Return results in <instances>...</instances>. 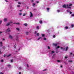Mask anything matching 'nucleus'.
<instances>
[{"mask_svg":"<svg viewBox=\"0 0 74 74\" xmlns=\"http://www.w3.org/2000/svg\"><path fill=\"white\" fill-rule=\"evenodd\" d=\"M72 6V4L70 3L69 4H67L66 5H64L63 6V8H70L71 10V6Z\"/></svg>","mask_w":74,"mask_h":74,"instance_id":"f257e3e1","label":"nucleus"},{"mask_svg":"<svg viewBox=\"0 0 74 74\" xmlns=\"http://www.w3.org/2000/svg\"><path fill=\"white\" fill-rule=\"evenodd\" d=\"M3 42H0V54L2 53V52L1 51V49L3 48Z\"/></svg>","mask_w":74,"mask_h":74,"instance_id":"f03ea898","label":"nucleus"},{"mask_svg":"<svg viewBox=\"0 0 74 74\" xmlns=\"http://www.w3.org/2000/svg\"><path fill=\"white\" fill-rule=\"evenodd\" d=\"M33 16V14L32 13V12H30V18H32Z\"/></svg>","mask_w":74,"mask_h":74,"instance_id":"7ed1b4c3","label":"nucleus"},{"mask_svg":"<svg viewBox=\"0 0 74 74\" xmlns=\"http://www.w3.org/2000/svg\"><path fill=\"white\" fill-rule=\"evenodd\" d=\"M8 20V18H4L3 19V21L4 22H7Z\"/></svg>","mask_w":74,"mask_h":74,"instance_id":"20e7f679","label":"nucleus"},{"mask_svg":"<svg viewBox=\"0 0 74 74\" xmlns=\"http://www.w3.org/2000/svg\"><path fill=\"white\" fill-rule=\"evenodd\" d=\"M11 31V30H10V28H8L6 30V32H10Z\"/></svg>","mask_w":74,"mask_h":74,"instance_id":"39448f33","label":"nucleus"},{"mask_svg":"<svg viewBox=\"0 0 74 74\" xmlns=\"http://www.w3.org/2000/svg\"><path fill=\"white\" fill-rule=\"evenodd\" d=\"M16 51L15 50V52H18V51H19L20 50V49L19 48H18V49H16Z\"/></svg>","mask_w":74,"mask_h":74,"instance_id":"423d86ee","label":"nucleus"},{"mask_svg":"<svg viewBox=\"0 0 74 74\" xmlns=\"http://www.w3.org/2000/svg\"><path fill=\"white\" fill-rule=\"evenodd\" d=\"M43 40L44 41H47V38H46L45 37H44L43 38Z\"/></svg>","mask_w":74,"mask_h":74,"instance_id":"0eeeda50","label":"nucleus"},{"mask_svg":"<svg viewBox=\"0 0 74 74\" xmlns=\"http://www.w3.org/2000/svg\"><path fill=\"white\" fill-rule=\"evenodd\" d=\"M53 46H55V47H56L58 45V44L56 43H53Z\"/></svg>","mask_w":74,"mask_h":74,"instance_id":"6e6552de","label":"nucleus"},{"mask_svg":"<svg viewBox=\"0 0 74 74\" xmlns=\"http://www.w3.org/2000/svg\"><path fill=\"white\" fill-rule=\"evenodd\" d=\"M10 25V23H8L6 24V26H9Z\"/></svg>","mask_w":74,"mask_h":74,"instance_id":"1a4fd4ad","label":"nucleus"},{"mask_svg":"<svg viewBox=\"0 0 74 74\" xmlns=\"http://www.w3.org/2000/svg\"><path fill=\"white\" fill-rule=\"evenodd\" d=\"M9 38L11 39H12L13 37L12 36H11V35H10L9 36Z\"/></svg>","mask_w":74,"mask_h":74,"instance_id":"9d476101","label":"nucleus"},{"mask_svg":"<svg viewBox=\"0 0 74 74\" xmlns=\"http://www.w3.org/2000/svg\"><path fill=\"white\" fill-rule=\"evenodd\" d=\"M16 40L17 41H19V38L18 36L16 37Z\"/></svg>","mask_w":74,"mask_h":74,"instance_id":"9b49d317","label":"nucleus"},{"mask_svg":"<svg viewBox=\"0 0 74 74\" xmlns=\"http://www.w3.org/2000/svg\"><path fill=\"white\" fill-rule=\"evenodd\" d=\"M41 36L42 37H45V35L44 34H41Z\"/></svg>","mask_w":74,"mask_h":74,"instance_id":"f8f14e48","label":"nucleus"},{"mask_svg":"<svg viewBox=\"0 0 74 74\" xmlns=\"http://www.w3.org/2000/svg\"><path fill=\"white\" fill-rule=\"evenodd\" d=\"M55 53V51L53 50L51 51V54H53V53Z\"/></svg>","mask_w":74,"mask_h":74,"instance_id":"ddd939ff","label":"nucleus"},{"mask_svg":"<svg viewBox=\"0 0 74 74\" xmlns=\"http://www.w3.org/2000/svg\"><path fill=\"white\" fill-rule=\"evenodd\" d=\"M16 29L17 30V31H19V30H20V29L18 28H16Z\"/></svg>","mask_w":74,"mask_h":74,"instance_id":"4468645a","label":"nucleus"},{"mask_svg":"<svg viewBox=\"0 0 74 74\" xmlns=\"http://www.w3.org/2000/svg\"><path fill=\"white\" fill-rule=\"evenodd\" d=\"M69 48V47H66V49H65V51H67V50H68V49Z\"/></svg>","mask_w":74,"mask_h":74,"instance_id":"2eb2a0df","label":"nucleus"},{"mask_svg":"<svg viewBox=\"0 0 74 74\" xmlns=\"http://www.w3.org/2000/svg\"><path fill=\"white\" fill-rule=\"evenodd\" d=\"M40 39H42V38H41V37L39 38H38L37 40H40Z\"/></svg>","mask_w":74,"mask_h":74,"instance_id":"dca6fc26","label":"nucleus"},{"mask_svg":"<svg viewBox=\"0 0 74 74\" xmlns=\"http://www.w3.org/2000/svg\"><path fill=\"white\" fill-rule=\"evenodd\" d=\"M32 5L33 7H35V6L36 5V3H33Z\"/></svg>","mask_w":74,"mask_h":74,"instance_id":"f3484780","label":"nucleus"},{"mask_svg":"<svg viewBox=\"0 0 74 74\" xmlns=\"http://www.w3.org/2000/svg\"><path fill=\"white\" fill-rule=\"evenodd\" d=\"M14 24H16V25H20V24L19 23H14Z\"/></svg>","mask_w":74,"mask_h":74,"instance_id":"a211bd4d","label":"nucleus"},{"mask_svg":"<svg viewBox=\"0 0 74 74\" xmlns=\"http://www.w3.org/2000/svg\"><path fill=\"white\" fill-rule=\"evenodd\" d=\"M24 25L25 26H27V23H25L24 24Z\"/></svg>","mask_w":74,"mask_h":74,"instance_id":"6ab92c4d","label":"nucleus"},{"mask_svg":"<svg viewBox=\"0 0 74 74\" xmlns=\"http://www.w3.org/2000/svg\"><path fill=\"white\" fill-rule=\"evenodd\" d=\"M22 13H19V15H20V16L22 15Z\"/></svg>","mask_w":74,"mask_h":74,"instance_id":"aec40b11","label":"nucleus"},{"mask_svg":"<svg viewBox=\"0 0 74 74\" xmlns=\"http://www.w3.org/2000/svg\"><path fill=\"white\" fill-rule=\"evenodd\" d=\"M60 48V46H58L57 47H56V49H58V48Z\"/></svg>","mask_w":74,"mask_h":74,"instance_id":"412c9836","label":"nucleus"},{"mask_svg":"<svg viewBox=\"0 0 74 74\" xmlns=\"http://www.w3.org/2000/svg\"><path fill=\"white\" fill-rule=\"evenodd\" d=\"M49 8H47V11H48V12H49Z\"/></svg>","mask_w":74,"mask_h":74,"instance_id":"4be33fe9","label":"nucleus"},{"mask_svg":"<svg viewBox=\"0 0 74 74\" xmlns=\"http://www.w3.org/2000/svg\"><path fill=\"white\" fill-rule=\"evenodd\" d=\"M36 35L37 36H40V34L38 33H37L36 34Z\"/></svg>","mask_w":74,"mask_h":74,"instance_id":"5701e85b","label":"nucleus"},{"mask_svg":"<svg viewBox=\"0 0 74 74\" xmlns=\"http://www.w3.org/2000/svg\"><path fill=\"white\" fill-rule=\"evenodd\" d=\"M36 29H38H38H39V27H38V26L36 27Z\"/></svg>","mask_w":74,"mask_h":74,"instance_id":"b1692460","label":"nucleus"},{"mask_svg":"<svg viewBox=\"0 0 74 74\" xmlns=\"http://www.w3.org/2000/svg\"><path fill=\"white\" fill-rule=\"evenodd\" d=\"M69 62H70V63L72 62L73 61L72 60H69L68 61Z\"/></svg>","mask_w":74,"mask_h":74,"instance_id":"393cba45","label":"nucleus"},{"mask_svg":"<svg viewBox=\"0 0 74 74\" xmlns=\"http://www.w3.org/2000/svg\"><path fill=\"white\" fill-rule=\"evenodd\" d=\"M60 48L62 49H63V50H64V48H63V47H60Z\"/></svg>","mask_w":74,"mask_h":74,"instance_id":"a878e982","label":"nucleus"},{"mask_svg":"<svg viewBox=\"0 0 74 74\" xmlns=\"http://www.w3.org/2000/svg\"><path fill=\"white\" fill-rule=\"evenodd\" d=\"M39 23L40 24H41V23H42V21H39Z\"/></svg>","mask_w":74,"mask_h":74,"instance_id":"bb28decb","label":"nucleus"},{"mask_svg":"<svg viewBox=\"0 0 74 74\" xmlns=\"http://www.w3.org/2000/svg\"><path fill=\"white\" fill-rule=\"evenodd\" d=\"M26 34H27V35H28V34H29V32H26Z\"/></svg>","mask_w":74,"mask_h":74,"instance_id":"cd10ccee","label":"nucleus"},{"mask_svg":"<svg viewBox=\"0 0 74 74\" xmlns=\"http://www.w3.org/2000/svg\"><path fill=\"white\" fill-rule=\"evenodd\" d=\"M72 27H74V25L72 24L71 25Z\"/></svg>","mask_w":74,"mask_h":74,"instance_id":"c85d7f7f","label":"nucleus"},{"mask_svg":"<svg viewBox=\"0 0 74 74\" xmlns=\"http://www.w3.org/2000/svg\"><path fill=\"white\" fill-rule=\"evenodd\" d=\"M68 28H69V27H65V29H68Z\"/></svg>","mask_w":74,"mask_h":74,"instance_id":"c756f323","label":"nucleus"},{"mask_svg":"<svg viewBox=\"0 0 74 74\" xmlns=\"http://www.w3.org/2000/svg\"><path fill=\"white\" fill-rule=\"evenodd\" d=\"M48 49H50L51 48H50V47L49 46H48Z\"/></svg>","mask_w":74,"mask_h":74,"instance_id":"7c9ffc66","label":"nucleus"},{"mask_svg":"<svg viewBox=\"0 0 74 74\" xmlns=\"http://www.w3.org/2000/svg\"><path fill=\"white\" fill-rule=\"evenodd\" d=\"M7 66H8V67H11V65H10V64H9L7 65Z\"/></svg>","mask_w":74,"mask_h":74,"instance_id":"2f4dec72","label":"nucleus"},{"mask_svg":"<svg viewBox=\"0 0 74 74\" xmlns=\"http://www.w3.org/2000/svg\"><path fill=\"white\" fill-rule=\"evenodd\" d=\"M22 69V67H19V70H21Z\"/></svg>","mask_w":74,"mask_h":74,"instance_id":"473e14b6","label":"nucleus"},{"mask_svg":"<svg viewBox=\"0 0 74 74\" xmlns=\"http://www.w3.org/2000/svg\"><path fill=\"white\" fill-rule=\"evenodd\" d=\"M23 16H25V15H26V14H23Z\"/></svg>","mask_w":74,"mask_h":74,"instance_id":"72a5a7b5","label":"nucleus"},{"mask_svg":"<svg viewBox=\"0 0 74 74\" xmlns=\"http://www.w3.org/2000/svg\"><path fill=\"white\" fill-rule=\"evenodd\" d=\"M66 11L67 12H69L70 11V10H66Z\"/></svg>","mask_w":74,"mask_h":74,"instance_id":"f704fd0d","label":"nucleus"},{"mask_svg":"<svg viewBox=\"0 0 74 74\" xmlns=\"http://www.w3.org/2000/svg\"><path fill=\"white\" fill-rule=\"evenodd\" d=\"M1 62H4V60H1Z\"/></svg>","mask_w":74,"mask_h":74,"instance_id":"c9c22d12","label":"nucleus"},{"mask_svg":"<svg viewBox=\"0 0 74 74\" xmlns=\"http://www.w3.org/2000/svg\"><path fill=\"white\" fill-rule=\"evenodd\" d=\"M71 16H74V14H71Z\"/></svg>","mask_w":74,"mask_h":74,"instance_id":"e433bc0d","label":"nucleus"},{"mask_svg":"<svg viewBox=\"0 0 74 74\" xmlns=\"http://www.w3.org/2000/svg\"><path fill=\"white\" fill-rule=\"evenodd\" d=\"M57 12H60V10H57Z\"/></svg>","mask_w":74,"mask_h":74,"instance_id":"4c0bfd02","label":"nucleus"},{"mask_svg":"<svg viewBox=\"0 0 74 74\" xmlns=\"http://www.w3.org/2000/svg\"><path fill=\"white\" fill-rule=\"evenodd\" d=\"M38 33V32H37V31H35V32L34 33H35V34H36V33Z\"/></svg>","mask_w":74,"mask_h":74,"instance_id":"58836bf2","label":"nucleus"},{"mask_svg":"<svg viewBox=\"0 0 74 74\" xmlns=\"http://www.w3.org/2000/svg\"><path fill=\"white\" fill-rule=\"evenodd\" d=\"M18 4H21V2H18Z\"/></svg>","mask_w":74,"mask_h":74,"instance_id":"ea45409f","label":"nucleus"},{"mask_svg":"<svg viewBox=\"0 0 74 74\" xmlns=\"http://www.w3.org/2000/svg\"><path fill=\"white\" fill-rule=\"evenodd\" d=\"M2 22V21L1 20L0 21V25L1 23Z\"/></svg>","mask_w":74,"mask_h":74,"instance_id":"a19ab883","label":"nucleus"},{"mask_svg":"<svg viewBox=\"0 0 74 74\" xmlns=\"http://www.w3.org/2000/svg\"><path fill=\"white\" fill-rule=\"evenodd\" d=\"M11 55H12V54H10L8 55V56H11Z\"/></svg>","mask_w":74,"mask_h":74,"instance_id":"79ce46f5","label":"nucleus"},{"mask_svg":"<svg viewBox=\"0 0 74 74\" xmlns=\"http://www.w3.org/2000/svg\"><path fill=\"white\" fill-rule=\"evenodd\" d=\"M9 23H10V24L11 23H12V21H11L10 22H9Z\"/></svg>","mask_w":74,"mask_h":74,"instance_id":"37998d69","label":"nucleus"},{"mask_svg":"<svg viewBox=\"0 0 74 74\" xmlns=\"http://www.w3.org/2000/svg\"><path fill=\"white\" fill-rule=\"evenodd\" d=\"M11 62L12 63L13 62V60H11Z\"/></svg>","mask_w":74,"mask_h":74,"instance_id":"c03bdc74","label":"nucleus"},{"mask_svg":"<svg viewBox=\"0 0 74 74\" xmlns=\"http://www.w3.org/2000/svg\"><path fill=\"white\" fill-rule=\"evenodd\" d=\"M57 62H60V61L59 60H58L57 61Z\"/></svg>","mask_w":74,"mask_h":74,"instance_id":"a18cd8bd","label":"nucleus"},{"mask_svg":"<svg viewBox=\"0 0 74 74\" xmlns=\"http://www.w3.org/2000/svg\"><path fill=\"white\" fill-rule=\"evenodd\" d=\"M52 58H55V56H52Z\"/></svg>","mask_w":74,"mask_h":74,"instance_id":"49530a36","label":"nucleus"},{"mask_svg":"<svg viewBox=\"0 0 74 74\" xmlns=\"http://www.w3.org/2000/svg\"><path fill=\"white\" fill-rule=\"evenodd\" d=\"M53 38H55V36L54 35L53 36Z\"/></svg>","mask_w":74,"mask_h":74,"instance_id":"de8ad7c7","label":"nucleus"},{"mask_svg":"<svg viewBox=\"0 0 74 74\" xmlns=\"http://www.w3.org/2000/svg\"><path fill=\"white\" fill-rule=\"evenodd\" d=\"M18 7H20V6L19 5H18L17 6Z\"/></svg>","mask_w":74,"mask_h":74,"instance_id":"09e8293b","label":"nucleus"},{"mask_svg":"<svg viewBox=\"0 0 74 74\" xmlns=\"http://www.w3.org/2000/svg\"><path fill=\"white\" fill-rule=\"evenodd\" d=\"M70 14H72V12H70Z\"/></svg>","mask_w":74,"mask_h":74,"instance_id":"8fccbe9b","label":"nucleus"},{"mask_svg":"<svg viewBox=\"0 0 74 74\" xmlns=\"http://www.w3.org/2000/svg\"><path fill=\"white\" fill-rule=\"evenodd\" d=\"M5 1H6V2H8V1H7V0H5Z\"/></svg>","mask_w":74,"mask_h":74,"instance_id":"3c124183","label":"nucleus"},{"mask_svg":"<svg viewBox=\"0 0 74 74\" xmlns=\"http://www.w3.org/2000/svg\"><path fill=\"white\" fill-rule=\"evenodd\" d=\"M3 40V41H4V40H5V39L4 38H3L2 39Z\"/></svg>","mask_w":74,"mask_h":74,"instance_id":"603ef678","label":"nucleus"},{"mask_svg":"<svg viewBox=\"0 0 74 74\" xmlns=\"http://www.w3.org/2000/svg\"><path fill=\"white\" fill-rule=\"evenodd\" d=\"M31 1L32 2H33V0H31Z\"/></svg>","mask_w":74,"mask_h":74,"instance_id":"864d4df0","label":"nucleus"},{"mask_svg":"<svg viewBox=\"0 0 74 74\" xmlns=\"http://www.w3.org/2000/svg\"><path fill=\"white\" fill-rule=\"evenodd\" d=\"M60 67H61V68H62V67H63V66H62V65H61V66H60Z\"/></svg>","mask_w":74,"mask_h":74,"instance_id":"5fc2aeb1","label":"nucleus"},{"mask_svg":"<svg viewBox=\"0 0 74 74\" xmlns=\"http://www.w3.org/2000/svg\"><path fill=\"white\" fill-rule=\"evenodd\" d=\"M36 3H39V1H36Z\"/></svg>","mask_w":74,"mask_h":74,"instance_id":"6e6d98bb","label":"nucleus"},{"mask_svg":"<svg viewBox=\"0 0 74 74\" xmlns=\"http://www.w3.org/2000/svg\"><path fill=\"white\" fill-rule=\"evenodd\" d=\"M0 74H3V73L2 72H1L0 73Z\"/></svg>","mask_w":74,"mask_h":74,"instance_id":"4d7b16f0","label":"nucleus"},{"mask_svg":"<svg viewBox=\"0 0 74 74\" xmlns=\"http://www.w3.org/2000/svg\"><path fill=\"white\" fill-rule=\"evenodd\" d=\"M47 71V69H44L43 70V71Z\"/></svg>","mask_w":74,"mask_h":74,"instance_id":"13d9d810","label":"nucleus"},{"mask_svg":"<svg viewBox=\"0 0 74 74\" xmlns=\"http://www.w3.org/2000/svg\"><path fill=\"white\" fill-rule=\"evenodd\" d=\"M19 11H20V12H21V11H22V10H19Z\"/></svg>","mask_w":74,"mask_h":74,"instance_id":"bf43d9fd","label":"nucleus"},{"mask_svg":"<svg viewBox=\"0 0 74 74\" xmlns=\"http://www.w3.org/2000/svg\"><path fill=\"white\" fill-rule=\"evenodd\" d=\"M70 54L71 55H72V54H73V53H70Z\"/></svg>","mask_w":74,"mask_h":74,"instance_id":"052dcab7","label":"nucleus"},{"mask_svg":"<svg viewBox=\"0 0 74 74\" xmlns=\"http://www.w3.org/2000/svg\"><path fill=\"white\" fill-rule=\"evenodd\" d=\"M65 59H67V57H65Z\"/></svg>","mask_w":74,"mask_h":74,"instance_id":"680f3d73","label":"nucleus"},{"mask_svg":"<svg viewBox=\"0 0 74 74\" xmlns=\"http://www.w3.org/2000/svg\"><path fill=\"white\" fill-rule=\"evenodd\" d=\"M4 56H7V54H4Z\"/></svg>","mask_w":74,"mask_h":74,"instance_id":"e2e57ef3","label":"nucleus"},{"mask_svg":"<svg viewBox=\"0 0 74 74\" xmlns=\"http://www.w3.org/2000/svg\"><path fill=\"white\" fill-rule=\"evenodd\" d=\"M1 33H2V32H0V34H1Z\"/></svg>","mask_w":74,"mask_h":74,"instance_id":"0e129e2a","label":"nucleus"},{"mask_svg":"<svg viewBox=\"0 0 74 74\" xmlns=\"http://www.w3.org/2000/svg\"><path fill=\"white\" fill-rule=\"evenodd\" d=\"M15 1H18V0H14Z\"/></svg>","mask_w":74,"mask_h":74,"instance_id":"69168bd1","label":"nucleus"},{"mask_svg":"<svg viewBox=\"0 0 74 74\" xmlns=\"http://www.w3.org/2000/svg\"><path fill=\"white\" fill-rule=\"evenodd\" d=\"M21 72H19V74H21Z\"/></svg>","mask_w":74,"mask_h":74,"instance_id":"338daca9","label":"nucleus"},{"mask_svg":"<svg viewBox=\"0 0 74 74\" xmlns=\"http://www.w3.org/2000/svg\"><path fill=\"white\" fill-rule=\"evenodd\" d=\"M14 48H16V46H14Z\"/></svg>","mask_w":74,"mask_h":74,"instance_id":"774afa93","label":"nucleus"}]
</instances>
